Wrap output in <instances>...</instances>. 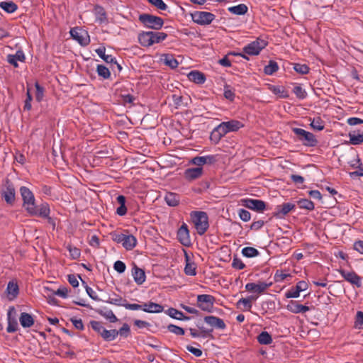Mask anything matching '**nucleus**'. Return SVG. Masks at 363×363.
<instances>
[{"label": "nucleus", "instance_id": "b1692460", "mask_svg": "<svg viewBox=\"0 0 363 363\" xmlns=\"http://www.w3.org/2000/svg\"><path fill=\"white\" fill-rule=\"evenodd\" d=\"M143 307V311L147 313H161L164 309L162 306L151 301L145 303Z\"/></svg>", "mask_w": 363, "mask_h": 363}, {"label": "nucleus", "instance_id": "5fc2aeb1", "mask_svg": "<svg viewBox=\"0 0 363 363\" xmlns=\"http://www.w3.org/2000/svg\"><path fill=\"white\" fill-rule=\"evenodd\" d=\"M240 305H242L247 311H250L252 308V303H250V299L247 298H242L238 301L237 306H240Z\"/></svg>", "mask_w": 363, "mask_h": 363}, {"label": "nucleus", "instance_id": "ddd939ff", "mask_svg": "<svg viewBox=\"0 0 363 363\" xmlns=\"http://www.w3.org/2000/svg\"><path fill=\"white\" fill-rule=\"evenodd\" d=\"M272 285V283L267 284L264 281H259L257 283H247L245 288L249 292L262 294L267 289Z\"/></svg>", "mask_w": 363, "mask_h": 363}, {"label": "nucleus", "instance_id": "680f3d73", "mask_svg": "<svg viewBox=\"0 0 363 363\" xmlns=\"http://www.w3.org/2000/svg\"><path fill=\"white\" fill-rule=\"evenodd\" d=\"M118 335L123 337H128L130 333V327L128 324L125 323L118 330Z\"/></svg>", "mask_w": 363, "mask_h": 363}, {"label": "nucleus", "instance_id": "e2e57ef3", "mask_svg": "<svg viewBox=\"0 0 363 363\" xmlns=\"http://www.w3.org/2000/svg\"><path fill=\"white\" fill-rule=\"evenodd\" d=\"M35 89H36V94H35V98L38 101H40L43 98V89L38 84V83H35Z\"/></svg>", "mask_w": 363, "mask_h": 363}, {"label": "nucleus", "instance_id": "de8ad7c7", "mask_svg": "<svg viewBox=\"0 0 363 363\" xmlns=\"http://www.w3.org/2000/svg\"><path fill=\"white\" fill-rule=\"evenodd\" d=\"M90 325L94 330L97 332L101 336L102 335L105 328L100 322L92 320L90 322Z\"/></svg>", "mask_w": 363, "mask_h": 363}, {"label": "nucleus", "instance_id": "37998d69", "mask_svg": "<svg viewBox=\"0 0 363 363\" xmlns=\"http://www.w3.org/2000/svg\"><path fill=\"white\" fill-rule=\"evenodd\" d=\"M298 204L301 208H305L307 210H313L314 208L313 203L306 199L299 200L298 201Z\"/></svg>", "mask_w": 363, "mask_h": 363}, {"label": "nucleus", "instance_id": "a18cd8bd", "mask_svg": "<svg viewBox=\"0 0 363 363\" xmlns=\"http://www.w3.org/2000/svg\"><path fill=\"white\" fill-rule=\"evenodd\" d=\"M350 141L352 145H359L363 142L362 134H352L350 133Z\"/></svg>", "mask_w": 363, "mask_h": 363}, {"label": "nucleus", "instance_id": "09e8293b", "mask_svg": "<svg viewBox=\"0 0 363 363\" xmlns=\"http://www.w3.org/2000/svg\"><path fill=\"white\" fill-rule=\"evenodd\" d=\"M100 314L104 316L106 319L108 320L111 323H116L118 321L117 317L113 313L111 310H108L104 312H101Z\"/></svg>", "mask_w": 363, "mask_h": 363}, {"label": "nucleus", "instance_id": "20e7f679", "mask_svg": "<svg viewBox=\"0 0 363 363\" xmlns=\"http://www.w3.org/2000/svg\"><path fill=\"white\" fill-rule=\"evenodd\" d=\"M191 218L197 233L199 235L204 234L208 228L207 214L203 211H194L191 213Z\"/></svg>", "mask_w": 363, "mask_h": 363}, {"label": "nucleus", "instance_id": "c756f323", "mask_svg": "<svg viewBox=\"0 0 363 363\" xmlns=\"http://www.w3.org/2000/svg\"><path fill=\"white\" fill-rule=\"evenodd\" d=\"M8 296L10 300L13 299L16 297L18 294V286L13 281H10L8 284L6 289Z\"/></svg>", "mask_w": 363, "mask_h": 363}, {"label": "nucleus", "instance_id": "4c0bfd02", "mask_svg": "<svg viewBox=\"0 0 363 363\" xmlns=\"http://www.w3.org/2000/svg\"><path fill=\"white\" fill-rule=\"evenodd\" d=\"M279 69L277 63L274 61H270L267 65L264 68V73L268 75H272L276 72Z\"/></svg>", "mask_w": 363, "mask_h": 363}, {"label": "nucleus", "instance_id": "9d476101", "mask_svg": "<svg viewBox=\"0 0 363 363\" xmlns=\"http://www.w3.org/2000/svg\"><path fill=\"white\" fill-rule=\"evenodd\" d=\"M70 34L72 37L82 45H86L89 43L88 33L78 28L71 29Z\"/></svg>", "mask_w": 363, "mask_h": 363}, {"label": "nucleus", "instance_id": "5701e85b", "mask_svg": "<svg viewBox=\"0 0 363 363\" xmlns=\"http://www.w3.org/2000/svg\"><path fill=\"white\" fill-rule=\"evenodd\" d=\"M25 60V55L22 50H18L15 55H9L7 56V61L15 67H18V62H23Z\"/></svg>", "mask_w": 363, "mask_h": 363}, {"label": "nucleus", "instance_id": "58836bf2", "mask_svg": "<svg viewBox=\"0 0 363 363\" xmlns=\"http://www.w3.org/2000/svg\"><path fill=\"white\" fill-rule=\"evenodd\" d=\"M257 340L262 345H269L272 342V337L267 332H262L258 335Z\"/></svg>", "mask_w": 363, "mask_h": 363}, {"label": "nucleus", "instance_id": "2eb2a0df", "mask_svg": "<svg viewBox=\"0 0 363 363\" xmlns=\"http://www.w3.org/2000/svg\"><path fill=\"white\" fill-rule=\"evenodd\" d=\"M243 205L251 210L261 212L265 208V203L263 201L253 199L242 200Z\"/></svg>", "mask_w": 363, "mask_h": 363}, {"label": "nucleus", "instance_id": "9b49d317", "mask_svg": "<svg viewBox=\"0 0 363 363\" xmlns=\"http://www.w3.org/2000/svg\"><path fill=\"white\" fill-rule=\"evenodd\" d=\"M266 43L264 40H257L248 44L244 48V52L246 54L256 55L265 47Z\"/></svg>", "mask_w": 363, "mask_h": 363}, {"label": "nucleus", "instance_id": "39448f33", "mask_svg": "<svg viewBox=\"0 0 363 363\" xmlns=\"http://www.w3.org/2000/svg\"><path fill=\"white\" fill-rule=\"evenodd\" d=\"M139 20L144 26L155 30L160 29L164 23L163 20L160 17L147 13L140 15Z\"/></svg>", "mask_w": 363, "mask_h": 363}, {"label": "nucleus", "instance_id": "7ed1b4c3", "mask_svg": "<svg viewBox=\"0 0 363 363\" xmlns=\"http://www.w3.org/2000/svg\"><path fill=\"white\" fill-rule=\"evenodd\" d=\"M167 36V34L162 32H143L139 34L138 40L143 46L149 47L163 41Z\"/></svg>", "mask_w": 363, "mask_h": 363}, {"label": "nucleus", "instance_id": "a211bd4d", "mask_svg": "<svg viewBox=\"0 0 363 363\" xmlns=\"http://www.w3.org/2000/svg\"><path fill=\"white\" fill-rule=\"evenodd\" d=\"M204 321L208 325L216 329L224 330L226 327L224 321L221 318L213 315L206 316Z\"/></svg>", "mask_w": 363, "mask_h": 363}, {"label": "nucleus", "instance_id": "0e129e2a", "mask_svg": "<svg viewBox=\"0 0 363 363\" xmlns=\"http://www.w3.org/2000/svg\"><path fill=\"white\" fill-rule=\"evenodd\" d=\"M123 306L128 310H143V304L140 305L137 303H125V305H123Z\"/></svg>", "mask_w": 363, "mask_h": 363}, {"label": "nucleus", "instance_id": "aec40b11", "mask_svg": "<svg viewBox=\"0 0 363 363\" xmlns=\"http://www.w3.org/2000/svg\"><path fill=\"white\" fill-rule=\"evenodd\" d=\"M286 308L288 311L294 313H304L310 310L308 306L299 304L295 301H291Z\"/></svg>", "mask_w": 363, "mask_h": 363}, {"label": "nucleus", "instance_id": "f257e3e1", "mask_svg": "<svg viewBox=\"0 0 363 363\" xmlns=\"http://www.w3.org/2000/svg\"><path fill=\"white\" fill-rule=\"evenodd\" d=\"M20 193L23 199V206L27 213L33 216H40L47 218L50 214V207L47 203H42L36 206L35 203V196L33 192L26 186L20 188Z\"/></svg>", "mask_w": 363, "mask_h": 363}, {"label": "nucleus", "instance_id": "3c124183", "mask_svg": "<svg viewBox=\"0 0 363 363\" xmlns=\"http://www.w3.org/2000/svg\"><path fill=\"white\" fill-rule=\"evenodd\" d=\"M152 5L160 10L164 11L167 9V6L162 0H147Z\"/></svg>", "mask_w": 363, "mask_h": 363}, {"label": "nucleus", "instance_id": "1a4fd4ad", "mask_svg": "<svg viewBox=\"0 0 363 363\" xmlns=\"http://www.w3.org/2000/svg\"><path fill=\"white\" fill-rule=\"evenodd\" d=\"M198 306L204 311L211 312L213 308L214 298L208 294H201L197 296Z\"/></svg>", "mask_w": 363, "mask_h": 363}, {"label": "nucleus", "instance_id": "79ce46f5", "mask_svg": "<svg viewBox=\"0 0 363 363\" xmlns=\"http://www.w3.org/2000/svg\"><path fill=\"white\" fill-rule=\"evenodd\" d=\"M293 92L300 99H303L307 96V92L306 90L299 85H296L294 87Z\"/></svg>", "mask_w": 363, "mask_h": 363}, {"label": "nucleus", "instance_id": "052dcab7", "mask_svg": "<svg viewBox=\"0 0 363 363\" xmlns=\"http://www.w3.org/2000/svg\"><path fill=\"white\" fill-rule=\"evenodd\" d=\"M107 302L111 304H114L116 306H123V305H125V303H124L125 301L121 297L119 296H116L115 298H109Z\"/></svg>", "mask_w": 363, "mask_h": 363}, {"label": "nucleus", "instance_id": "2f4dec72", "mask_svg": "<svg viewBox=\"0 0 363 363\" xmlns=\"http://www.w3.org/2000/svg\"><path fill=\"white\" fill-rule=\"evenodd\" d=\"M164 200L169 206H176L179 204V197L174 193H167Z\"/></svg>", "mask_w": 363, "mask_h": 363}, {"label": "nucleus", "instance_id": "4be33fe9", "mask_svg": "<svg viewBox=\"0 0 363 363\" xmlns=\"http://www.w3.org/2000/svg\"><path fill=\"white\" fill-rule=\"evenodd\" d=\"M215 162V157L213 155L195 157L191 160V163L198 167H202L205 164H211Z\"/></svg>", "mask_w": 363, "mask_h": 363}, {"label": "nucleus", "instance_id": "13d9d810", "mask_svg": "<svg viewBox=\"0 0 363 363\" xmlns=\"http://www.w3.org/2000/svg\"><path fill=\"white\" fill-rule=\"evenodd\" d=\"M113 268L118 273H123L125 272L126 267L122 261L118 260L114 263Z\"/></svg>", "mask_w": 363, "mask_h": 363}, {"label": "nucleus", "instance_id": "864d4df0", "mask_svg": "<svg viewBox=\"0 0 363 363\" xmlns=\"http://www.w3.org/2000/svg\"><path fill=\"white\" fill-rule=\"evenodd\" d=\"M52 294L65 298L68 295V289L65 286H60L57 291H53Z\"/></svg>", "mask_w": 363, "mask_h": 363}, {"label": "nucleus", "instance_id": "e433bc0d", "mask_svg": "<svg viewBox=\"0 0 363 363\" xmlns=\"http://www.w3.org/2000/svg\"><path fill=\"white\" fill-rule=\"evenodd\" d=\"M0 8L8 13H13L17 9V6L11 1H1Z\"/></svg>", "mask_w": 363, "mask_h": 363}, {"label": "nucleus", "instance_id": "338daca9", "mask_svg": "<svg viewBox=\"0 0 363 363\" xmlns=\"http://www.w3.org/2000/svg\"><path fill=\"white\" fill-rule=\"evenodd\" d=\"M68 281L73 287L79 286L78 277L74 274L68 275Z\"/></svg>", "mask_w": 363, "mask_h": 363}, {"label": "nucleus", "instance_id": "8fccbe9b", "mask_svg": "<svg viewBox=\"0 0 363 363\" xmlns=\"http://www.w3.org/2000/svg\"><path fill=\"white\" fill-rule=\"evenodd\" d=\"M67 250L69 252V255H70L71 257L74 259H78L81 255L80 250L75 247H72L71 245H68Z\"/></svg>", "mask_w": 363, "mask_h": 363}, {"label": "nucleus", "instance_id": "f8f14e48", "mask_svg": "<svg viewBox=\"0 0 363 363\" xmlns=\"http://www.w3.org/2000/svg\"><path fill=\"white\" fill-rule=\"evenodd\" d=\"M308 289V284L304 281H301L297 283L295 288H291L285 293V296L287 298H295L300 296V293L306 291Z\"/></svg>", "mask_w": 363, "mask_h": 363}, {"label": "nucleus", "instance_id": "4468645a", "mask_svg": "<svg viewBox=\"0 0 363 363\" xmlns=\"http://www.w3.org/2000/svg\"><path fill=\"white\" fill-rule=\"evenodd\" d=\"M1 196L7 203L12 205L14 203L16 198L15 189L13 186L7 182L1 191Z\"/></svg>", "mask_w": 363, "mask_h": 363}, {"label": "nucleus", "instance_id": "603ef678", "mask_svg": "<svg viewBox=\"0 0 363 363\" xmlns=\"http://www.w3.org/2000/svg\"><path fill=\"white\" fill-rule=\"evenodd\" d=\"M95 14L97 20H99L101 22L104 21L106 19V15L104 9L100 6H96L95 8Z\"/></svg>", "mask_w": 363, "mask_h": 363}, {"label": "nucleus", "instance_id": "a878e982", "mask_svg": "<svg viewBox=\"0 0 363 363\" xmlns=\"http://www.w3.org/2000/svg\"><path fill=\"white\" fill-rule=\"evenodd\" d=\"M132 273L133 279L138 284H142L145 281V272L137 266H134Z\"/></svg>", "mask_w": 363, "mask_h": 363}, {"label": "nucleus", "instance_id": "49530a36", "mask_svg": "<svg viewBox=\"0 0 363 363\" xmlns=\"http://www.w3.org/2000/svg\"><path fill=\"white\" fill-rule=\"evenodd\" d=\"M294 70L301 74H307L309 71L308 67L305 64L296 63L294 65Z\"/></svg>", "mask_w": 363, "mask_h": 363}, {"label": "nucleus", "instance_id": "bb28decb", "mask_svg": "<svg viewBox=\"0 0 363 363\" xmlns=\"http://www.w3.org/2000/svg\"><path fill=\"white\" fill-rule=\"evenodd\" d=\"M295 205L291 203H286L282 205L278 206L277 208L276 215L279 217L286 215L292 209H294Z\"/></svg>", "mask_w": 363, "mask_h": 363}, {"label": "nucleus", "instance_id": "393cba45", "mask_svg": "<svg viewBox=\"0 0 363 363\" xmlns=\"http://www.w3.org/2000/svg\"><path fill=\"white\" fill-rule=\"evenodd\" d=\"M19 321L23 328H30L34 324L33 316L28 313H22L19 318Z\"/></svg>", "mask_w": 363, "mask_h": 363}, {"label": "nucleus", "instance_id": "c85d7f7f", "mask_svg": "<svg viewBox=\"0 0 363 363\" xmlns=\"http://www.w3.org/2000/svg\"><path fill=\"white\" fill-rule=\"evenodd\" d=\"M160 60L164 62V65L174 69L176 68L179 63L177 60L171 55L164 54L161 56Z\"/></svg>", "mask_w": 363, "mask_h": 363}, {"label": "nucleus", "instance_id": "a19ab883", "mask_svg": "<svg viewBox=\"0 0 363 363\" xmlns=\"http://www.w3.org/2000/svg\"><path fill=\"white\" fill-rule=\"evenodd\" d=\"M96 71L98 74L104 79L108 78L111 75L109 69L102 65H99L97 66Z\"/></svg>", "mask_w": 363, "mask_h": 363}, {"label": "nucleus", "instance_id": "dca6fc26", "mask_svg": "<svg viewBox=\"0 0 363 363\" xmlns=\"http://www.w3.org/2000/svg\"><path fill=\"white\" fill-rule=\"evenodd\" d=\"M177 238L179 242L185 246H188L191 243L189 231L186 223H183L179 228L177 232Z\"/></svg>", "mask_w": 363, "mask_h": 363}, {"label": "nucleus", "instance_id": "f704fd0d", "mask_svg": "<svg viewBox=\"0 0 363 363\" xmlns=\"http://www.w3.org/2000/svg\"><path fill=\"white\" fill-rule=\"evenodd\" d=\"M242 254L243 256L251 258L259 255V251L252 247H245L242 250Z\"/></svg>", "mask_w": 363, "mask_h": 363}, {"label": "nucleus", "instance_id": "cd10ccee", "mask_svg": "<svg viewBox=\"0 0 363 363\" xmlns=\"http://www.w3.org/2000/svg\"><path fill=\"white\" fill-rule=\"evenodd\" d=\"M189 79L196 84H203L206 81L204 74L199 71H191L188 74Z\"/></svg>", "mask_w": 363, "mask_h": 363}, {"label": "nucleus", "instance_id": "c03bdc74", "mask_svg": "<svg viewBox=\"0 0 363 363\" xmlns=\"http://www.w3.org/2000/svg\"><path fill=\"white\" fill-rule=\"evenodd\" d=\"M185 274L189 276H194L196 274V265L194 262H189L187 261L184 268Z\"/></svg>", "mask_w": 363, "mask_h": 363}, {"label": "nucleus", "instance_id": "72a5a7b5", "mask_svg": "<svg viewBox=\"0 0 363 363\" xmlns=\"http://www.w3.org/2000/svg\"><path fill=\"white\" fill-rule=\"evenodd\" d=\"M117 201L120 204V206L116 209V213L119 216H124L127 212L125 207V196L120 195L117 197Z\"/></svg>", "mask_w": 363, "mask_h": 363}, {"label": "nucleus", "instance_id": "f03ea898", "mask_svg": "<svg viewBox=\"0 0 363 363\" xmlns=\"http://www.w3.org/2000/svg\"><path fill=\"white\" fill-rule=\"evenodd\" d=\"M242 126L243 124L237 120L222 122L213 128L210 138L213 143H218L227 133L238 131Z\"/></svg>", "mask_w": 363, "mask_h": 363}, {"label": "nucleus", "instance_id": "ea45409f", "mask_svg": "<svg viewBox=\"0 0 363 363\" xmlns=\"http://www.w3.org/2000/svg\"><path fill=\"white\" fill-rule=\"evenodd\" d=\"M311 126L316 130H322L324 128V122L320 118L317 117L313 118L311 122Z\"/></svg>", "mask_w": 363, "mask_h": 363}, {"label": "nucleus", "instance_id": "bf43d9fd", "mask_svg": "<svg viewBox=\"0 0 363 363\" xmlns=\"http://www.w3.org/2000/svg\"><path fill=\"white\" fill-rule=\"evenodd\" d=\"M232 266L233 268L237 269H242L245 267V264L242 262V260L237 257L233 258Z\"/></svg>", "mask_w": 363, "mask_h": 363}, {"label": "nucleus", "instance_id": "f3484780", "mask_svg": "<svg viewBox=\"0 0 363 363\" xmlns=\"http://www.w3.org/2000/svg\"><path fill=\"white\" fill-rule=\"evenodd\" d=\"M340 272L344 279L348 282L357 287H360L362 286L361 278L355 272L346 270H340Z\"/></svg>", "mask_w": 363, "mask_h": 363}, {"label": "nucleus", "instance_id": "412c9836", "mask_svg": "<svg viewBox=\"0 0 363 363\" xmlns=\"http://www.w3.org/2000/svg\"><path fill=\"white\" fill-rule=\"evenodd\" d=\"M203 168L200 167L189 168L184 172V177L188 181H192L201 177Z\"/></svg>", "mask_w": 363, "mask_h": 363}, {"label": "nucleus", "instance_id": "6e6552de", "mask_svg": "<svg viewBox=\"0 0 363 363\" xmlns=\"http://www.w3.org/2000/svg\"><path fill=\"white\" fill-rule=\"evenodd\" d=\"M191 18L194 23L199 25H208L215 18L214 14L206 11H195L191 13Z\"/></svg>", "mask_w": 363, "mask_h": 363}, {"label": "nucleus", "instance_id": "0eeeda50", "mask_svg": "<svg viewBox=\"0 0 363 363\" xmlns=\"http://www.w3.org/2000/svg\"><path fill=\"white\" fill-rule=\"evenodd\" d=\"M293 132L298 137V140L301 141L304 145L313 147L318 143L315 135L312 133L298 128H293Z\"/></svg>", "mask_w": 363, "mask_h": 363}, {"label": "nucleus", "instance_id": "6e6d98bb", "mask_svg": "<svg viewBox=\"0 0 363 363\" xmlns=\"http://www.w3.org/2000/svg\"><path fill=\"white\" fill-rule=\"evenodd\" d=\"M240 218L245 221H249L251 218L250 213L245 209H240L238 213Z\"/></svg>", "mask_w": 363, "mask_h": 363}, {"label": "nucleus", "instance_id": "774afa93", "mask_svg": "<svg viewBox=\"0 0 363 363\" xmlns=\"http://www.w3.org/2000/svg\"><path fill=\"white\" fill-rule=\"evenodd\" d=\"M350 176L352 178H354L356 177H363V165L362 164H359L358 166V170L355 172H352L350 173Z\"/></svg>", "mask_w": 363, "mask_h": 363}, {"label": "nucleus", "instance_id": "c9c22d12", "mask_svg": "<svg viewBox=\"0 0 363 363\" xmlns=\"http://www.w3.org/2000/svg\"><path fill=\"white\" fill-rule=\"evenodd\" d=\"M118 335V330H108L105 329L101 337L106 341H112V340H115Z\"/></svg>", "mask_w": 363, "mask_h": 363}, {"label": "nucleus", "instance_id": "473e14b6", "mask_svg": "<svg viewBox=\"0 0 363 363\" xmlns=\"http://www.w3.org/2000/svg\"><path fill=\"white\" fill-rule=\"evenodd\" d=\"M228 11L233 14L243 15L247 11V7L246 5L241 4L237 6L229 7Z\"/></svg>", "mask_w": 363, "mask_h": 363}, {"label": "nucleus", "instance_id": "69168bd1", "mask_svg": "<svg viewBox=\"0 0 363 363\" xmlns=\"http://www.w3.org/2000/svg\"><path fill=\"white\" fill-rule=\"evenodd\" d=\"M186 350L197 357H201L202 355V351L199 348H196L192 346L188 345L186 346Z\"/></svg>", "mask_w": 363, "mask_h": 363}, {"label": "nucleus", "instance_id": "423d86ee", "mask_svg": "<svg viewBox=\"0 0 363 363\" xmlns=\"http://www.w3.org/2000/svg\"><path fill=\"white\" fill-rule=\"evenodd\" d=\"M115 242L121 243L127 250H131L137 244V239L135 236L130 234L118 233L113 236Z\"/></svg>", "mask_w": 363, "mask_h": 363}, {"label": "nucleus", "instance_id": "7c9ffc66", "mask_svg": "<svg viewBox=\"0 0 363 363\" xmlns=\"http://www.w3.org/2000/svg\"><path fill=\"white\" fill-rule=\"evenodd\" d=\"M269 89L275 95L278 96L280 98H286L288 94L285 91L284 86H274V85H269Z\"/></svg>", "mask_w": 363, "mask_h": 363}, {"label": "nucleus", "instance_id": "6ab92c4d", "mask_svg": "<svg viewBox=\"0 0 363 363\" xmlns=\"http://www.w3.org/2000/svg\"><path fill=\"white\" fill-rule=\"evenodd\" d=\"M16 310L14 307H11L8 311V327L6 330L8 333H14L18 330V325L15 318H12V314L15 315Z\"/></svg>", "mask_w": 363, "mask_h": 363}, {"label": "nucleus", "instance_id": "4d7b16f0", "mask_svg": "<svg viewBox=\"0 0 363 363\" xmlns=\"http://www.w3.org/2000/svg\"><path fill=\"white\" fill-rule=\"evenodd\" d=\"M168 329L171 333L178 335H183L184 334V329L177 325H169Z\"/></svg>", "mask_w": 363, "mask_h": 363}]
</instances>
